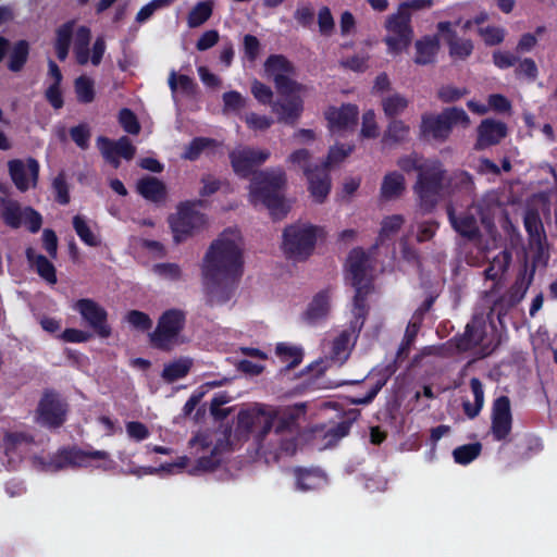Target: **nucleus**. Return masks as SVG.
Masks as SVG:
<instances>
[{"mask_svg":"<svg viewBox=\"0 0 557 557\" xmlns=\"http://www.w3.org/2000/svg\"><path fill=\"white\" fill-rule=\"evenodd\" d=\"M74 88L78 102L90 103L95 99L94 81L85 75L75 79Z\"/></svg>","mask_w":557,"mask_h":557,"instance_id":"de8ad7c7","label":"nucleus"},{"mask_svg":"<svg viewBox=\"0 0 557 557\" xmlns=\"http://www.w3.org/2000/svg\"><path fill=\"white\" fill-rule=\"evenodd\" d=\"M440 33L445 34L446 42L449 48V54L453 58L465 60L471 55L473 51V44L470 39H460L457 37L456 30L453 29L451 23L448 21L440 22L437 24Z\"/></svg>","mask_w":557,"mask_h":557,"instance_id":"5701e85b","label":"nucleus"},{"mask_svg":"<svg viewBox=\"0 0 557 557\" xmlns=\"http://www.w3.org/2000/svg\"><path fill=\"white\" fill-rule=\"evenodd\" d=\"M474 149L480 151L495 146L507 136V126L504 122L494 119H484L476 128Z\"/></svg>","mask_w":557,"mask_h":557,"instance_id":"dca6fc26","label":"nucleus"},{"mask_svg":"<svg viewBox=\"0 0 557 557\" xmlns=\"http://www.w3.org/2000/svg\"><path fill=\"white\" fill-rule=\"evenodd\" d=\"M8 171L18 191L26 193L29 188L37 187L40 172V164L37 159L33 157H28L25 161L11 159L8 161Z\"/></svg>","mask_w":557,"mask_h":557,"instance_id":"ddd939ff","label":"nucleus"},{"mask_svg":"<svg viewBox=\"0 0 557 557\" xmlns=\"http://www.w3.org/2000/svg\"><path fill=\"white\" fill-rule=\"evenodd\" d=\"M382 107L387 117L396 120L395 116L403 113L408 107V100L399 94H394L382 100Z\"/></svg>","mask_w":557,"mask_h":557,"instance_id":"49530a36","label":"nucleus"},{"mask_svg":"<svg viewBox=\"0 0 557 557\" xmlns=\"http://www.w3.org/2000/svg\"><path fill=\"white\" fill-rule=\"evenodd\" d=\"M319 227L309 223L288 225L283 232L282 248L288 259L304 261L315 247Z\"/></svg>","mask_w":557,"mask_h":557,"instance_id":"423d86ee","label":"nucleus"},{"mask_svg":"<svg viewBox=\"0 0 557 557\" xmlns=\"http://www.w3.org/2000/svg\"><path fill=\"white\" fill-rule=\"evenodd\" d=\"M352 145H336L331 147L326 160L321 166L329 171L332 165L343 162L352 152Z\"/></svg>","mask_w":557,"mask_h":557,"instance_id":"603ef678","label":"nucleus"},{"mask_svg":"<svg viewBox=\"0 0 557 557\" xmlns=\"http://www.w3.org/2000/svg\"><path fill=\"white\" fill-rule=\"evenodd\" d=\"M52 188L55 194V201L62 206L70 203L71 197L69 185L63 172H60L52 182Z\"/></svg>","mask_w":557,"mask_h":557,"instance_id":"052dcab7","label":"nucleus"},{"mask_svg":"<svg viewBox=\"0 0 557 557\" xmlns=\"http://www.w3.org/2000/svg\"><path fill=\"white\" fill-rule=\"evenodd\" d=\"M119 123L122 128L132 135H137L140 132V124L136 114L128 108H123L119 112Z\"/></svg>","mask_w":557,"mask_h":557,"instance_id":"6e6d98bb","label":"nucleus"},{"mask_svg":"<svg viewBox=\"0 0 557 557\" xmlns=\"http://www.w3.org/2000/svg\"><path fill=\"white\" fill-rule=\"evenodd\" d=\"M447 189L451 194L470 196L474 191L472 175L467 171H456L447 180Z\"/></svg>","mask_w":557,"mask_h":557,"instance_id":"473e14b6","label":"nucleus"},{"mask_svg":"<svg viewBox=\"0 0 557 557\" xmlns=\"http://www.w3.org/2000/svg\"><path fill=\"white\" fill-rule=\"evenodd\" d=\"M355 319L350 323L351 330L342 331L333 341L331 349V359L343 364L350 355V339L352 333H359L361 329H354Z\"/></svg>","mask_w":557,"mask_h":557,"instance_id":"c756f323","label":"nucleus"},{"mask_svg":"<svg viewBox=\"0 0 557 557\" xmlns=\"http://www.w3.org/2000/svg\"><path fill=\"white\" fill-rule=\"evenodd\" d=\"M33 442V437L24 432H5L2 437L1 447L7 458L8 470H15L22 460L21 446Z\"/></svg>","mask_w":557,"mask_h":557,"instance_id":"f3484780","label":"nucleus"},{"mask_svg":"<svg viewBox=\"0 0 557 557\" xmlns=\"http://www.w3.org/2000/svg\"><path fill=\"white\" fill-rule=\"evenodd\" d=\"M318 25H319V32L323 36L332 35L334 27H335V22H334L333 15H332L329 7H322L319 10Z\"/></svg>","mask_w":557,"mask_h":557,"instance_id":"69168bd1","label":"nucleus"},{"mask_svg":"<svg viewBox=\"0 0 557 557\" xmlns=\"http://www.w3.org/2000/svg\"><path fill=\"white\" fill-rule=\"evenodd\" d=\"M482 451V444L480 442L465 444L456 447L453 450V457L458 465H469L476 459Z\"/></svg>","mask_w":557,"mask_h":557,"instance_id":"c03bdc74","label":"nucleus"},{"mask_svg":"<svg viewBox=\"0 0 557 557\" xmlns=\"http://www.w3.org/2000/svg\"><path fill=\"white\" fill-rule=\"evenodd\" d=\"M137 193L148 201L160 203L166 198V187L154 176H144L136 184Z\"/></svg>","mask_w":557,"mask_h":557,"instance_id":"a878e982","label":"nucleus"},{"mask_svg":"<svg viewBox=\"0 0 557 557\" xmlns=\"http://www.w3.org/2000/svg\"><path fill=\"white\" fill-rule=\"evenodd\" d=\"M446 212L451 227L460 236L469 240L478 239L481 236L478 220L471 212H461L457 215L451 205L447 206Z\"/></svg>","mask_w":557,"mask_h":557,"instance_id":"aec40b11","label":"nucleus"},{"mask_svg":"<svg viewBox=\"0 0 557 557\" xmlns=\"http://www.w3.org/2000/svg\"><path fill=\"white\" fill-rule=\"evenodd\" d=\"M503 262H497L496 259L484 270V276L486 280L496 281L507 270V267L511 260V255L508 251L503 252Z\"/></svg>","mask_w":557,"mask_h":557,"instance_id":"0e129e2a","label":"nucleus"},{"mask_svg":"<svg viewBox=\"0 0 557 557\" xmlns=\"http://www.w3.org/2000/svg\"><path fill=\"white\" fill-rule=\"evenodd\" d=\"M97 146L106 161H108L114 169H117L121 162L115 153L116 141L106 136H99L97 139Z\"/></svg>","mask_w":557,"mask_h":557,"instance_id":"3c124183","label":"nucleus"},{"mask_svg":"<svg viewBox=\"0 0 557 557\" xmlns=\"http://www.w3.org/2000/svg\"><path fill=\"white\" fill-rule=\"evenodd\" d=\"M275 355L283 363H286L287 370L298 367L304 358V351L300 347L287 343H278L275 347Z\"/></svg>","mask_w":557,"mask_h":557,"instance_id":"4c0bfd02","label":"nucleus"},{"mask_svg":"<svg viewBox=\"0 0 557 557\" xmlns=\"http://www.w3.org/2000/svg\"><path fill=\"white\" fill-rule=\"evenodd\" d=\"M272 111L277 115L278 122L294 126L301 116L304 102L299 96H290L273 102Z\"/></svg>","mask_w":557,"mask_h":557,"instance_id":"b1692460","label":"nucleus"},{"mask_svg":"<svg viewBox=\"0 0 557 557\" xmlns=\"http://www.w3.org/2000/svg\"><path fill=\"white\" fill-rule=\"evenodd\" d=\"M470 388L474 397V403L466 400L462 404L463 412L469 419H474L481 412L484 405V389L483 384L478 377L470 380Z\"/></svg>","mask_w":557,"mask_h":557,"instance_id":"c9c22d12","label":"nucleus"},{"mask_svg":"<svg viewBox=\"0 0 557 557\" xmlns=\"http://www.w3.org/2000/svg\"><path fill=\"white\" fill-rule=\"evenodd\" d=\"M186 325V312L171 308L161 313L156 329L149 334L152 348L169 352L180 344V335Z\"/></svg>","mask_w":557,"mask_h":557,"instance_id":"20e7f679","label":"nucleus"},{"mask_svg":"<svg viewBox=\"0 0 557 557\" xmlns=\"http://www.w3.org/2000/svg\"><path fill=\"white\" fill-rule=\"evenodd\" d=\"M25 256L29 265L36 269L37 274L42 280L50 285L57 284L58 277L55 267L46 256L36 253L33 247L26 248Z\"/></svg>","mask_w":557,"mask_h":557,"instance_id":"bb28decb","label":"nucleus"},{"mask_svg":"<svg viewBox=\"0 0 557 557\" xmlns=\"http://www.w3.org/2000/svg\"><path fill=\"white\" fill-rule=\"evenodd\" d=\"M361 136L364 138H376L377 124L375 121V113L373 110H368L362 115Z\"/></svg>","mask_w":557,"mask_h":557,"instance_id":"774afa93","label":"nucleus"},{"mask_svg":"<svg viewBox=\"0 0 557 557\" xmlns=\"http://www.w3.org/2000/svg\"><path fill=\"white\" fill-rule=\"evenodd\" d=\"M243 252L225 231L210 245L203 258L202 276L211 306L231 300L243 275Z\"/></svg>","mask_w":557,"mask_h":557,"instance_id":"f03ea898","label":"nucleus"},{"mask_svg":"<svg viewBox=\"0 0 557 557\" xmlns=\"http://www.w3.org/2000/svg\"><path fill=\"white\" fill-rule=\"evenodd\" d=\"M491 419L493 438L498 442L506 440L512 429V414L508 396L503 395L494 400Z\"/></svg>","mask_w":557,"mask_h":557,"instance_id":"4468645a","label":"nucleus"},{"mask_svg":"<svg viewBox=\"0 0 557 557\" xmlns=\"http://www.w3.org/2000/svg\"><path fill=\"white\" fill-rule=\"evenodd\" d=\"M264 71L272 76L293 74L295 67L293 63L283 54H271L264 62Z\"/></svg>","mask_w":557,"mask_h":557,"instance_id":"a19ab883","label":"nucleus"},{"mask_svg":"<svg viewBox=\"0 0 557 557\" xmlns=\"http://www.w3.org/2000/svg\"><path fill=\"white\" fill-rule=\"evenodd\" d=\"M91 40V30L82 25L75 32L74 54L79 65H86L89 62V44Z\"/></svg>","mask_w":557,"mask_h":557,"instance_id":"2f4dec72","label":"nucleus"},{"mask_svg":"<svg viewBox=\"0 0 557 557\" xmlns=\"http://www.w3.org/2000/svg\"><path fill=\"white\" fill-rule=\"evenodd\" d=\"M330 298L329 289H322L317 293L302 313V320L310 325H314L319 321L324 320L331 309Z\"/></svg>","mask_w":557,"mask_h":557,"instance_id":"393cba45","label":"nucleus"},{"mask_svg":"<svg viewBox=\"0 0 557 557\" xmlns=\"http://www.w3.org/2000/svg\"><path fill=\"white\" fill-rule=\"evenodd\" d=\"M369 263L368 253L360 247L354 248L347 259V280L355 288L354 296V314L355 322L354 329L359 330L363 327L369 308L367 298L373 290L372 278L367 277V270Z\"/></svg>","mask_w":557,"mask_h":557,"instance_id":"7ed1b4c3","label":"nucleus"},{"mask_svg":"<svg viewBox=\"0 0 557 557\" xmlns=\"http://www.w3.org/2000/svg\"><path fill=\"white\" fill-rule=\"evenodd\" d=\"M270 156L271 152L268 149H255L246 146L232 150L228 153V159L238 177L248 178L253 175L249 193L251 202H261L269 210L273 220H281L289 211V206L283 194L287 184L286 173L281 168L255 171V168L262 165Z\"/></svg>","mask_w":557,"mask_h":557,"instance_id":"f257e3e1","label":"nucleus"},{"mask_svg":"<svg viewBox=\"0 0 557 557\" xmlns=\"http://www.w3.org/2000/svg\"><path fill=\"white\" fill-rule=\"evenodd\" d=\"M289 74L286 75H275L274 77V84L277 89V91L282 96H290L292 94L296 91H300L302 89V85L297 83L296 81L292 79Z\"/></svg>","mask_w":557,"mask_h":557,"instance_id":"680f3d73","label":"nucleus"},{"mask_svg":"<svg viewBox=\"0 0 557 557\" xmlns=\"http://www.w3.org/2000/svg\"><path fill=\"white\" fill-rule=\"evenodd\" d=\"M469 94L467 88H458L453 85H444L437 90V98L443 103H453Z\"/></svg>","mask_w":557,"mask_h":557,"instance_id":"e2e57ef3","label":"nucleus"},{"mask_svg":"<svg viewBox=\"0 0 557 557\" xmlns=\"http://www.w3.org/2000/svg\"><path fill=\"white\" fill-rule=\"evenodd\" d=\"M405 220L400 214H394L384 218L381 223L379 239L381 242H384L386 238H389L392 235H395L400 230Z\"/></svg>","mask_w":557,"mask_h":557,"instance_id":"864d4df0","label":"nucleus"},{"mask_svg":"<svg viewBox=\"0 0 557 557\" xmlns=\"http://www.w3.org/2000/svg\"><path fill=\"white\" fill-rule=\"evenodd\" d=\"M409 133L410 127L401 120H392L383 134L382 143L388 146L403 144L408 140Z\"/></svg>","mask_w":557,"mask_h":557,"instance_id":"f704fd0d","label":"nucleus"},{"mask_svg":"<svg viewBox=\"0 0 557 557\" xmlns=\"http://www.w3.org/2000/svg\"><path fill=\"white\" fill-rule=\"evenodd\" d=\"M73 27H74V21H69L64 24H62L57 29V38L54 42V49L57 58L60 61H64L70 51V46L73 37Z\"/></svg>","mask_w":557,"mask_h":557,"instance_id":"e433bc0d","label":"nucleus"},{"mask_svg":"<svg viewBox=\"0 0 557 557\" xmlns=\"http://www.w3.org/2000/svg\"><path fill=\"white\" fill-rule=\"evenodd\" d=\"M523 224L529 236L530 245L541 250L543 244L546 242V235L539 212L533 210L527 211L523 218Z\"/></svg>","mask_w":557,"mask_h":557,"instance_id":"cd10ccee","label":"nucleus"},{"mask_svg":"<svg viewBox=\"0 0 557 557\" xmlns=\"http://www.w3.org/2000/svg\"><path fill=\"white\" fill-rule=\"evenodd\" d=\"M29 57V44L22 39L14 44L8 61V69L13 73L21 72Z\"/></svg>","mask_w":557,"mask_h":557,"instance_id":"ea45409f","label":"nucleus"},{"mask_svg":"<svg viewBox=\"0 0 557 557\" xmlns=\"http://www.w3.org/2000/svg\"><path fill=\"white\" fill-rule=\"evenodd\" d=\"M469 124V115L462 108L449 107L438 114H423L420 132L423 137L430 136L436 141L444 143L449 138L454 126L468 127Z\"/></svg>","mask_w":557,"mask_h":557,"instance_id":"39448f33","label":"nucleus"},{"mask_svg":"<svg viewBox=\"0 0 557 557\" xmlns=\"http://www.w3.org/2000/svg\"><path fill=\"white\" fill-rule=\"evenodd\" d=\"M420 323L416 321H410L407 325L404 338L399 345V348L397 350V358H406L409 354L410 347L413 344L418 331L420 329Z\"/></svg>","mask_w":557,"mask_h":557,"instance_id":"5fc2aeb1","label":"nucleus"},{"mask_svg":"<svg viewBox=\"0 0 557 557\" xmlns=\"http://www.w3.org/2000/svg\"><path fill=\"white\" fill-rule=\"evenodd\" d=\"M445 175L446 171L438 160L423 162L413 189L419 197L421 207L425 210H432L436 206L444 186Z\"/></svg>","mask_w":557,"mask_h":557,"instance_id":"0eeeda50","label":"nucleus"},{"mask_svg":"<svg viewBox=\"0 0 557 557\" xmlns=\"http://www.w3.org/2000/svg\"><path fill=\"white\" fill-rule=\"evenodd\" d=\"M216 146V140L209 137H195L188 145L185 146L182 158L188 161H196L201 153L208 149Z\"/></svg>","mask_w":557,"mask_h":557,"instance_id":"79ce46f5","label":"nucleus"},{"mask_svg":"<svg viewBox=\"0 0 557 557\" xmlns=\"http://www.w3.org/2000/svg\"><path fill=\"white\" fill-rule=\"evenodd\" d=\"M305 175L309 183V191L313 199L322 203L331 190V177L329 171L320 165L306 166Z\"/></svg>","mask_w":557,"mask_h":557,"instance_id":"a211bd4d","label":"nucleus"},{"mask_svg":"<svg viewBox=\"0 0 557 557\" xmlns=\"http://www.w3.org/2000/svg\"><path fill=\"white\" fill-rule=\"evenodd\" d=\"M359 109L356 104L344 103L339 108L329 107L324 113L332 132L352 129L358 122Z\"/></svg>","mask_w":557,"mask_h":557,"instance_id":"2eb2a0df","label":"nucleus"},{"mask_svg":"<svg viewBox=\"0 0 557 557\" xmlns=\"http://www.w3.org/2000/svg\"><path fill=\"white\" fill-rule=\"evenodd\" d=\"M213 4L211 1L198 2L188 13L187 24L196 28L205 24L212 15Z\"/></svg>","mask_w":557,"mask_h":557,"instance_id":"37998d69","label":"nucleus"},{"mask_svg":"<svg viewBox=\"0 0 557 557\" xmlns=\"http://www.w3.org/2000/svg\"><path fill=\"white\" fill-rule=\"evenodd\" d=\"M251 94L261 104L273 103V91L270 86L255 79L251 84Z\"/></svg>","mask_w":557,"mask_h":557,"instance_id":"338daca9","label":"nucleus"},{"mask_svg":"<svg viewBox=\"0 0 557 557\" xmlns=\"http://www.w3.org/2000/svg\"><path fill=\"white\" fill-rule=\"evenodd\" d=\"M200 205H202L201 200L182 202L177 207V213L169 216V224L176 244L186 240L188 236L207 223L206 214L196 210V207Z\"/></svg>","mask_w":557,"mask_h":557,"instance_id":"9d476101","label":"nucleus"},{"mask_svg":"<svg viewBox=\"0 0 557 557\" xmlns=\"http://www.w3.org/2000/svg\"><path fill=\"white\" fill-rule=\"evenodd\" d=\"M294 475L296 479V488L301 492L317 490L324 481L323 474L317 469H304L298 467L294 469Z\"/></svg>","mask_w":557,"mask_h":557,"instance_id":"7c9ffc66","label":"nucleus"},{"mask_svg":"<svg viewBox=\"0 0 557 557\" xmlns=\"http://www.w3.org/2000/svg\"><path fill=\"white\" fill-rule=\"evenodd\" d=\"M523 296L524 290H521L520 286H511L508 292L494 300L492 307L490 308V312L487 313V319L493 321L495 317L499 324L503 325L504 318L522 300Z\"/></svg>","mask_w":557,"mask_h":557,"instance_id":"412c9836","label":"nucleus"},{"mask_svg":"<svg viewBox=\"0 0 557 557\" xmlns=\"http://www.w3.org/2000/svg\"><path fill=\"white\" fill-rule=\"evenodd\" d=\"M168 84L172 92H175L180 87L181 90L186 95H191L196 87V84L191 77L185 74L177 75L175 71L170 73Z\"/></svg>","mask_w":557,"mask_h":557,"instance_id":"8fccbe9b","label":"nucleus"},{"mask_svg":"<svg viewBox=\"0 0 557 557\" xmlns=\"http://www.w3.org/2000/svg\"><path fill=\"white\" fill-rule=\"evenodd\" d=\"M73 228L79 239L89 247H98L100 245V240L98 237L91 232L90 227L87 224V221L84 216L77 214L73 218Z\"/></svg>","mask_w":557,"mask_h":557,"instance_id":"a18cd8bd","label":"nucleus"},{"mask_svg":"<svg viewBox=\"0 0 557 557\" xmlns=\"http://www.w3.org/2000/svg\"><path fill=\"white\" fill-rule=\"evenodd\" d=\"M276 416L265 413L263 410H240L237 416V432L242 435L253 434L258 444L267 437L273 428L275 433L283 432L287 422L278 420L275 424Z\"/></svg>","mask_w":557,"mask_h":557,"instance_id":"1a4fd4ad","label":"nucleus"},{"mask_svg":"<svg viewBox=\"0 0 557 557\" xmlns=\"http://www.w3.org/2000/svg\"><path fill=\"white\" fill-rule=\"evenodd\" d=\"M405 190V177L397 171L387 173L381 185V197L389 200L399 197Z\"/></svg>","mask_w":557,"mask_h":557,"instance_id":"72a5a7b5","label":"nucleus"},{"mask_svg":"<svg viewBox=\"0 0 557 557\" xmlns=\"http://www.w3.org/2000/svg\"><path fill=\"white\" fill-rule=\"evenodd\" d=\"M38 421L49 429H58L66 421L67 404L54 389H45L37 407Z\"/></svg>","mask_w":557,"mask_h":557,"instance_id":"9b49d317","label":"nucleus"},{"mask_svg":"<svg viewBox=\"0 0 557 557\" xmlns=\"http://www.w3.org/2000/svg\"><path fill=\"white\" fill-rule=\"evenodd\" d=\"M478 32L484 44L488 47L502 44L506 36V30L499 26L480 27Z\"/></svg>","mask_w":557,"mask_h":557,"instance_id":"4d7b16f0","label":"nucleus"},{"mask_svg":"<svg viewBox=\"0 0 557 557\" xmlns=\"http://www.w3.org/2000/svg\"><path fill=\"white\" fill-rule=\"evenodd\" d=\"M384 28L387 32L383 38L386 52L392 57L407 52L414 37L411 14L396 11L386 17Z\"/></svg>","mask_w":557,"mask_h":557,"instance_id":"6e6552de","label":"nucleus"},{"mask_svg":"<svg viewBox=\"0 0 557 557\" xmlns=\"http://www.w3.org/2000/svg\"><path fill=\"white\" fill-rule=\"evenodd\" d=\"M414 47V63L418 65H428L435 61L440 49V40L436 36H424L416 41Z\"/></svg>","mask_w":557,"mask_h":557,"instance_id":"c85d7f7f","label":"nucleus"},{"mask_svg":"<svg viewBox=\"0 0 557 557\" xmlns=\"http://www.w3.org/2000/svg\"><path fill=\"white\" fill-rule=\"evenodd\" d=\"M22 215L23 213L17 201H5L1 210V219L8 226L18 228L22 224Z\"/></svg>","mask_w":557,"mask_h":557,"instance_id":"09e8293b","label":"nucleus"},{"mask_svg":"<svg viewBox=\"0 0 557 557\" xmlns=\"http://www.w3.org/2000/svg\"><path fill=\"white\" fill-rule=\"evenodd\" d=\"M485 324L482 320L473 319L467 323L462 334L455 335L449 343L460 352H466L481 345L484 339Z\"/></svg>","mask_w":557,"mask_h":557,"instance_id":"6ab92c4d","label":"nucleus"},{"mask_svg":"<svg viewBox=\"0 0 557 557\" xmlns=\"http://www.w3.org/2000/svg\"><path fill=\"white\" fill-rule=\"evenodd\" d=\"M125 320L133 326L135 330L146 332L152 327V320L144 311L139 310H129L126 313Z\"/></svg>","mask_w":557,"mask_h":557,"instance_id":"13d9d810","label":"nucleus"},{"mask_svg":"<svg viewBox=\"0 0 557 557\" xmlns=\"http://www.w3.org/2000/svg\"><path fill=\"white\" fill-rule=\"evenodd\" d=\"M193 367V362L188 358H181L164 366L161 376L168 383H173L185 377Z\"/></svg>","mask_w":557,"mask_h":557,"instance_id":"58836bf2","label":"nucleus"},{"mask_svg":"<svg viewBox=\"0 0 557 557\" xmlns=\"http://www.w3.org/2000/svg\"><path fill=\"white\" fill-rule=\"evenodd\" d=\"M70 468H86L89 466V460H104L107 463L102 467L103 470H110L114 467V461L110 458V454L106 450H86L76 445L67 446Z\"/></svg>","mask_w":557,"mask_h":557,"instance_id":"4be33fe9","label":"nucleus"},{"mask_svg":"<svg viewBox=\"0 0 557 557\" xmlns=\"http://www.w3.org/2000/svg\"><path fill=\"white\" fill-rule=\"evenodd\" d=\"M69 460L70 458L67 454V446H63L59 448L52 456H50L48 461H46L44 465L49 471L58 472L70 468Z\"/></svg>","mask_w":557,"mask_h":557,"instance_id":"bf43d9fd","label":"nucleus"},{"mask_svg":"<svg viewBox=\"0 0 557 557\" xmlns=\"http://www.w3.org/2000/svg\"><path fill=\"white\" fill-rule=\"evenodd\" d=\"M86 325L100 338H108L112 334V327L108 322V312L97 301L90 298L78 299L74 305Z\"/></svg>","mask_w":557,"mask_h":557,"instance_id":"f8f14e48","label":"nucleus"}]
</instances>
